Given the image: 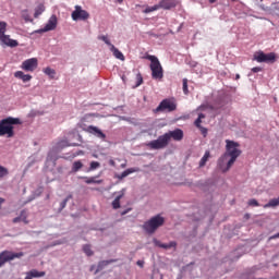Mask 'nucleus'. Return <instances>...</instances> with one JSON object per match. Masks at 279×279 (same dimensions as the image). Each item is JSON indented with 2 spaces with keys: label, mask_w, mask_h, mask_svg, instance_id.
<instances>
[{
  "label": "nucleus",
  "mask_w": 279,
  "mask_h": 279,
  "mask_svg": "<svg viewBox=\"0 0 279 279\" xmlns=\"http://www.w3.org/2000/svg\"><path fill=\"white\" fill-rule=\"evenodd\" d=\"M239 147H241L239 142L226 140V153L218 159V167L222 173L230 171L232 165L236 162V158L241 156L242 151Z\"/></svg>",
  "instance_id": "f257e3e1"
},
{
  "label": "nucleus",
  "mask_w": 279,
  "mask_h": 279,
  "mask_svg": "<svg viewBox=\"0 0 279 279\" xmlns=\"http://www.w3.org/2000/svg\"><path fill=\"white\" fill-rule=\"evenodd\" d=\"M14 125H21V119L8 117L0 120V136H7V138H13Z\"/></svg>",
  "instance_id": "f03ea898"
},
{
  "label": "nucleus",
  "mask_w": 279,
  "mask_h": 279,
  "mask_svg": "<svg viewBox=\"0 0 279 279\" xmlns=\"http://www.w3.org/2000/svg\"><path fill=\"white\" fill-rule=\"evenodd\" d=\"M145 59L149 60L150 62L149 68L151 71L153 80H162V77H165V70L162 69V64H160V60H158V57L147 54Z\"/></svg>",
  "instance_id": "7ed1b4c3"
},
{
  "label": "nucleus",
  "mask_w": 279,
  "mask_h": 279,
  "mask_svg": "<svg viewBox=\"0 0 279 279\" xmlns=\"http://www.w3.org/2000/svg\"><path fill=\"white\" fill-rule=\"evenodd\" d=\"M161 226H165V218L157 215L144 222L142 228L145 230V232H147V234H154V232H156V230H158Z\"/></svg>",
  "instance_id": "20e7f679"
},
{
  "label": "nucleus",
  "mask_w": 279,
  "mask_h": 279,
  "mask_svg": "<svg viewBox=\"0 0 279 279\" xmlns=\"http://www.w3.org/2000/svg\"><path fill=\"white\" fill-rule=\"evenodd\" d=\"M178 110V102L173 98L163 99L156 108V112H174Z\"/></svg>",
  "instance_id": "39448f33"
},
{
  "label": "nucleus",
  "mask_w": 279,
  "mask_h": 279,
  "mask_svg": "<svg viewBox=\"0 0 279 279\" xmlns=\"http://www.w3.org/2000/svg\"><path fill=\"white\" fill-rule=\"evenodd\" d=\"M25 254L23 252L14 253L12 251H2L0 253V269L5 265V263H11L16 258H23Z\"/></svg>",
  "instance_id": "423d86ee"
},
{
  "label": "nucleus",
  "mask_w": 279,
  "mask_h": 279,
  "mask_svg": "<svg viewBox=\"0 0 279 279\" xmlns=\"http://www.w3.org/2000/svg\"><path fill=\"white\" fill-rule=\"evenodd\" d=\"M169 145V136L161 135L157 140H154L147 144L150 149H165Z\"/></svg>",
  "instance_id": "0eeeda50"
},
{
  "label": "nucleus",
  "mask_w": 279,
  "mask_h": 279,
  "mask_svg": "<svg viewBox=\"0 0 279 279\" xmlns=\"http://www.w3.org/2000/svg\"><path fill=\"white\" fill-rule=\"evenodd\" d=\"M254 60H256V62H266L267 64H274V62H276V53H265L263 51H258L254 54Z\"/></svg>",
  "instance_id": "6e6552de"
},
{
  "label": "nucleus",
  "mask_w": 279,
  "mask_h": 279,
  "mask_svg": "<svg viewBox=\"0 0 279 279\" xmlns=\"http://www.w3.org/2000/svg\"><path fill=\"white\" fill-rule=\"evenodd\" d=\"M71 16L74 21H88V19H90V13H88L86 10H83L82 7L75 5Z\"/></svg>",
  "instance_id": "1a4fd4ad"
},
{
  "label": "nucleus",
  "mask_w": 279,
  "mask_h": 279,
  "mask_svg": "<svg viewBox=\"0 0 279 279\" xmlns=\"http://www.w3.org/2000/svg\"><path fill=\"white\" fill-rule=\"evenodd\" d=\"M21 69L26 73H34L38 69V59L31 58L22 62Z\"/></svg>",
  "instance_id": "9d476101"
},
{
  "label": "nucleus",
  "mask_w": 279,
  "mask_h": 279,
  "mask_svg": "<svg viewBox=\"0 0 279 279\" xmlns=\"http://www.w3.org/2000/svg\"><path fill=\"white\" fill-rule=\"evenodd\" d=\"M56 27H58V17L56 15H51L45 27L35 31L34 34H45V32H53Z\"/></svg>",
  "instance_id": "9b49d317"
},
{
  "label": "nucleus",
  "mask_w": 279,
  "mask_h": 279,
  "mask_svg": "<svg viewBox=\"0 0 279 279\" xmlns=\"http://www.w3.org/2000/svg\"><path fill=\"white\" fill-rule=\"evenodd\" d=\"M163 135L168 136V143L171 141V138H173V141H182V138H184V131L181 129H175L174 131H170Z\"/></svg>",
  "instance_id": "f8f14e48"
},
{
  "label": "nucleus",
  "mask_w": 279,
  "mask_h": 279,
  "mask_svg": "<svg viewBox=\"0 0 279 279\" xmlns=\"http://www.w3.org/2000/svg\"><path fill=\"white\" fill-rule=\"evenodd\" d=\"M158 7L159 10H173L178 8V0H160Z\"/></svg>",
  "instance_id": "ddd939ff"
},
{
  "label": "nucleus",
  "mask_w": 279,
  "mask_h": 279,
  "mask_svg": "<svg viewBox=\"0 0 279 279\" xmlns=\"http://www.w3.org/2000/svg\"><path fill=\"white\" fill-rule=\"evenodd\" d=\"M0 43L1 45H5V47H19V41H16L15 39H11L10 35H0Z\"/></svg>",
  "instance_id": "4468645a"
},
{
  "label": "nucleus",
  "mask_w": 279,
  "mask_h": 279,
  "mask_svg": "<svg viewBox=\"0 0 279 279\" xmlns=\"http://www.w3.org/2000/svg\"><path fill=\"white\" fill-rule=\"evenodd\" d=\"M123 197H125V189H122L120 192H118V195L112 201L111 206L113 210H119V208H121V199H123Z\"/></svg>",
  "instance_id": "2eb2a0df"
},
{
  "label": "nucleus",
  "mask_w": 279,
  "mask_h": 279,
  "mask_svg": "<svg viewBox=\"0 0 279 279\" xmlns=\"http://www.w3.org/2000/svg\"><path fill=\"white\" fill-rule=\"evenodd\" d=\"M85 132H88V134H94L95 136H97V138H102V141H105L106 138L104 132L97 126L89 125L85 129Z\"/></svg>",
  "instance_id": "dca6fc26"
},
{
  "label": "nucleus",
  "mask_w": 279,
  "mask_h": 279,
  "mask_svg": "<svg viewBox=\"0 0 279 279\" xmlns=\"http://www.w3.org/2000/svg\"><path fill=\"white\" fill-rule=\"evenodd\" d=\"M154 243L157 247H161L162 250H171V247H178V243L175 241L170 243H162L158 240H154Z\"/></svg>",
  "instance_id": "f3484780"
},
{
  "label": "nucleus",
  "mask_w": 279,
  "mask_h": 279,
  "mask_svg": "<svg viewBox=\"0 0 279 279\" xmlns=\"http://www.w3.org/2000/svg\"><path fill=\"white\" fill-rule=\"evenodd\" d=\"M44 276H46L45 271L32 269L28 272H26V277L24 279L44 278Z\"/></svg>",
  "instance_id": "a211bd4d"
},
{
  "label": "nucleus",
  "mask_w": 279,
  "mask_h": 279,
  "mask_svg": "<svg viewBox=\"0 0 279 279\" xmlns=\"http://www.w3.org/2000/svg\"><path fill=\"white\" fill-rule=\"evenodd\" d=\"M14 77H16L17 80H21L23 82H31L32 81V75L25 74L23 71H16L14 73Z\"/></svg>",
  "instance_id": "6ab92c4d"
},
{
  "label": "nucleus",
  "mask_w": 279,
  "mask_h": 279,
  "mask_svg": "<svg viewBox=\"0 0 279 279\" xmlns=\"http://www.w3.org/2000/svg\"><path fill=\"white\" fill-rule=\"evenodd\" d=\"M110 51L118 60H125V56H123V52H121L117 47H114V45H111Z\"/></svg>",
  "instance_id": "aec40b11"
},
{
  "label": "nucleus",
  "mask_w": 279,
  "mask_h": 279,
  "mask_svg": "<svg viewBox=\"0 0 279 279\" xmlns=\"http://www.w3.org/2000/svg\"><path fill=\"white\" fill-rule=\"evenodd\" d=\"M208 158H210V150H206L204 156L202 157L199 161V167H206V163L208 162Z\"/></svg>",
  "instance_id": "412c9836"
},
{
  "label": "nucleus",
  "mask_w": 279,
  "mask_h": 279,
  "mask_svg": "<svg viewBox=\"0 0 279 279\" xmlns=\"http://www.w3.org/2000/svg\"><path fill=\"white\" fill-rule=\"evenodd\" d=\"M136 169L134 168H129L126 170H124L118 178L119 180H123V178H128V175H130L131 173H135Z\"/></svg>",
  "instance_id": "4be33fe9"
},
{
  "label": "nucleus",
  "mask_w": 279,
  "mask_h": 279,
  "mask_svg": "<svg viewBox=\"0 0 279 279\" xmlns=\"http://www.w3.org/2000/svg\"><path fill=\"white\" fill-rule=\"evenodd\" d=\"M44 73H45V75H48V77H50V80H54V77H56V70H53L49 66L44 69Z\"/></svg>",
  "instance_id": "5701e85b"
},
{
  "label": "nucleus",
  "mask_w": 279,
  "mask_h": 279,
  "mask_svg": "<svg viewBox=\"0 0 279 279\" xmlns=\"http://www.w3.org/2000/svg\"><path fill=\"white\" fill-rule=\"evenodd\" d=\"M82 167H84V163H82L80 160L74 161L72 165V171L74 173H77V171H80V169H82Z\"/></svg>",
  "instance_id": "b1692460"
},
{
  "label": "nucleus",
  "mask_w": 279,
  "mask_h": 279,
  "mask_svg": "<svg viewBox=\"0 0 279 279\" xmlns=\"http://www.w3.org/2000/svg\"><path fill=\"white\" fill-rule=\"evenodd\" d=\"M111 263H117V259L101 260L98 264L99 269H104V267H108Z\"/></svg>",
  "instance_id": "393cba45"
},
{
  "label": "nucleus",
  "mask_w": 279,
  "mask_h": 279,
  "mask_svg": "<svg viewBox=\"0 0 279 279\" xmlns=\"http://www.w3.org/2000/svg\"><path fill=\"white\" fill-rule=\"evenodd\" d=\"M157 10H160L158 4H155L153 7H146V9L143 11L144 14H150V12H156Z\"/></svg>",
  "instance_id": "a878e982"
},
{
  "label": "nucleus",
  "mask_w": 279,
  "mask_h": 279,
  "mask_svg": "<svg viewBox=\"0 0 279 279\" xmlns=\"http://www.w3.org/2000/svg\"><path fill=\"white\" fill-rule=\"evenodd\" d=\"M86 184H101V180H95V177L84 178Z\"/></svg>",
  "instance_id": "bb28decb"
},
{
  "label": "nucleus",
  "mask_w": 279,
  "mask_h": 279,
  "mask_svg": "<svg viewBox=\"0 0 279 279\" xmlns=\"http://www.w3.org/2000/svg\"><path fill=\"white\" fill-rule=\"evenodd\" d=\"M69 199H73V195H68L66 198L60 203V210H64V208H66Z\"/></svg>",
  "instance_id": "cd10ccee"
},
{
  "label": "nucleus",
  "mask_w": 279,
  "mask_h": 279,
  "mask_svg": "<svg viewBox=\"0 0 279 279\" xmlns=\"http://www.w3.org/2000/svg\"><path fill=\"white\" fill-rule=\"evenodd\" d=\"M58 149H64V147H71V144H69V141L63 140L57 144Z\"/></svg>",
  "instance_id": "c85d7f7f"
},
{
  "label": "nucleus",
  "mask_w": 279,
  "mask_h": 279,
  "mask_svg": "<svg viewBox=\"0 0 279 279\" xmlns=\"http://www.w3.org/2000/svg\"><path fill=\"white\" fill-rule=\"evenodd\" d=\"M202 119H206V116L204 113H199L198 118L195 120L194 124L197 128H202Z\"/></svg>",
  "instance_id": "c756f323"
},
{
  "label": "nucleus",
  "mask_w": 279,
  "mask_h": 279,
  "mask_svg": "<svg viewBox=\"0 0 279 279\" xmlns=\"http://www.w3.org/2000/svg\"><path fill=\"white\" fill-rule=\"evenodd\" d=\"M8 29V23L0 21V36H3Z\"/></svg>",
  "instance_id": "7c9ffc66"
},
{
  "label": "nucleus",
  "mask_w": 279,
  "mask_h": 279,
  "mask_svg": "<svg viewBox=\"0 0 279 279\" xmlns=\"http://www.w3.org/2000/svg\"><path fill=\"white\" fill-rule=\"evenodd\" d=\"M101 167V163L99 161H92L89 165V171H95V169H99Z\"/></svg>",
  "instance_id": "2f4dec72"
},
{
  "label": "nucleus",
  "mask_w": 279,
  "mask_h": 279,
  "mask_svg": "<svg viewBox=\"0 0 279 279\" xmlns=\"http://www.w3.org/2000/svg\"><path fill=\"white\" fill-rule=\"evenodd\" d=\"M83 252L86 254V256H93V250L90 248V245H88V244L83 246Z\"/></svg>",
  "instance_id": "473e14b6"
},
{
  "label": "nucleus",
  "mask_w": 279,
  "mask_h": 279,
  "mask_svg": "<svg viewBox=\"0 0 279 279\" xmlns=\"http://www.w3.org/2000/svg\"><path fill=\"white\" fill-rule=\"evenodd\" d=\"M44 12H45V7L44 5H39L38 9L35 11V14H34L35 19H38V16L40 14H43Z\"/></svg>",
  "instance_id": "72a5a7b5"
},
{
  "label": "nucleus",
  "mask_w": 279,
  "mask_h": 279,
  "mask_svg": "<svg viewBox=\"0 0 279 279\" xmlns=\"http://www.w3.org/2000/svg\"><path fill=\"white\" fill-rule=\"evenodd\" d=\"M9 173L10 171H8V168L0 166V178H5Z\"/></svg>",
  "instance_id": "f704fd0d"
},
{
  "label": "nucleus",
  "mask_w": 279,
  "mask_h": 279,
  "mask_svg": "<svg viewBox=\"0 0 279 279\" xmlns=\"http://www.w3.org/2000/svg\"><path fill=\"white\" fill-rule=\"evenodd\" d=\"M141 84H143V75L141 73H137L135 88H138V86H141Z\"/></svg>",
  "instance_id": "c9c22d12"
},
{
  "label": "nucleus",
  "mask_w": 279,
  "mask_h": 279,
  "mask_svg": "<svg viewBox=\"0 0 279 279\" xmlns=\"http://www.w3.org/2000/svg\"><path fill=\"white\" fill-rule=\"evenodd\" d=\"M183 93L184 95H189V80L183 78Z\"/></svg>",
  "instance_id": "e433bc0d"
},
{
  "label": "nucleus",
  "mask_w": 279,
  "mask_h": 279,
  "mask_svg": "<svg viewBox=\"0 0 279 279\" xmlns=\"http://www.w3.org/2000/svg\"><path fill=\"white\" fill-rule=\"evenodd\" d=\"M98 38H99V40H102L104 43H106L108 45V47L111 48L112 43H110V39H108V36L102 35V36H99Z\"/></svg>",
  "instance_id": "4c0bfd02"
},
{
  "label": "nucleus",
  "mask_w": 279,
  "mask_h": 279,
  "mask_svg": "<svg viewBox=\"0 0 279 279\" xmlns=\"http://www.w3.org/2000/svg\"><path fill=\"white\" fill-rule=\"evenodd\" d=\"M20 217L24 223H29L27 220V213L25 210L21 211Z\"/></svg>",
  "instance_id": "58836bf2"
},
{
  "label": "nucleus",
  "mask_w": 279,
  "mask_h": 279,
  "mask_svg": "<svg viewBox=\"0 0 279 279\" xmlns=\"http://www.w3.org/2000/svg\"><path fill=\"white\" fill-rule=\"evenodd\" d=\"M248 206H259L258 201L256 198H252L248 201Z\"/></svg>",
  "instance_id": "ea45409f"
},
{
  "label": "nucleus",
  "mask_w": 279,
  "mask_h": 279,
  "mask_svg": "<svg viewBox=\"0 0 279 279\" xmlns=\"http://www.w3.org/2000/svg\"><path fill=\"white\" fill-rule=\"evenodd\" d=\"M128 213H132V208L129 207L126 209H124L123 211L120 213L121 217H125V215H128Z\"/></svg>",
  "instance_id": "a19ab883"
},
{
  "label": "nucleus",
  "mask_w": 279,
  "mask_h": 279,
  "mask_svg": "<svg viewBox=\"0 0 279 279\" xmlns=\"http://www.w3.org/2000/svg\"><path fill=\"white\" fill-rule=\"evenodd\" d=\"M198 130L201 131V133L203 134V136H206V134H208V129L201 126L198 128Z\"/></svg>",
  "instance_id": "79ce46f5"
},
{
  "label": "nucleus",
  "mask_w": 279,
  "mask_h": 279,
  "mask_svg": "<svg viewBox=\"0 0 279 279\" xmlns=\"http://www.w3.org/2000/svg\"><path fill=\"white\" fill-rule=\"evenodd\" d=\"M260 71H263V69L258 66L252 69L253 73H260Z\"/></svg>",
  "instance_id": "37998d69"
},
{
  "label": "nucleus",
  "mask_w": 279,
  "mask_h": 279,
  "mask_svg": "<svg viewBox=\"0 0 279 279\" xmlns=\"http://www.w3.org/2000/svg\"><path fill=\"white\" fill-rule=\"evenodd\" d=\"M20 221H22L21 216H20V217H15V218L13 219V223H20Z\"/></svg>",
  "instance_id": "c03bdc74"
},
{
  "label": "nucleus",
  "mask_w": 279,
  "mask_h": 279,
  "mask_svg": "<svg viewBox=\"0 0 279 279\" xmlns=\"http://www.w3.org/2000/svg\"><path fill=\"white\" fill-rule=\"evenodd\" d=\"M109 165H110L111 167H117V162H114L113 159H110V160H109Z\"/></svg>",
  "instance_id": "a18cd8bd"
},
{
  "label": "nucleus",
  "mask_w": 279,
  "mask_h": 279,
  "mask_svg": "<svg viewBox=\"0 0 279 279\" xmlns=\"http://www.w3.org/2000/svg\"><path fill=\"white\" fill-rule=\"evenodd\" d=\"M274 239H279V232L269 238L270 241H272Z\"/></svg>",
  "instance_id": "49530a36"
},
{
  "label": "nucleus",
  "mask_w": 279,
  "mask_h": 279,
  "mask_svg": "<svg viewBox=\"0 0 279 279\" xmlns=\"http://www.w3.org/2000/svg\"><path fill=\"white\" fill-rule=\"evenodd\" d=\"M4 202H5V199L0 197V208H1V204H3Z\"/></svg>",
  "instance_id": "de8ad7c7"
},
{
  "label": "nucleus",
  "mask_w": 279,
  "mask_h": 279,
  "mask_svg": "<svg viewBox=\"0 0 279 279\" xmlns=\"http://www.w3.org/2000/svg\"><path fill=\"white\" fill-rule=\"evenodd\" d=\"M137 265H138L140 267H143V262L138 260V262H137Z\"/></svg>",
  "instance_id": "09e8293b"
},
{
  "label": "nucleus",
  "mask_w": 279,
  "mask_h": 279,
  "mask_svg": "<svg viewBox=\"0 0 279 279\" xmlns=\"http://www.w3.org/2000/svg\"><path fill=\"white\" fill-rule=\"evenodd\" d=\"M235 80H241V75H240V74H236V75H235Z\"/></svg>",
  "instance_id": "8fccbe9b"
},
{
  "label": "nucleus",
  "mask_w": 279,
  "mask_h": 279,
  "mask_svg": "<svg viewBox=\"0 0 279 279\" xmlns=\"http://www.w3.org/2000/svg\"><path fill=\"white\" fill-rule=\"evenodd\" d=\"M209 3H217V0H209Z\"/></svg>",
  "instance_id": "3c124183"
},
{
  "label": "nucleus",
  "mask_w": 279,
  "mask_h": 279,
  "mask_svg": "<svg viewBox=\"0 0 279 279\" xmlns=\"http://www.w3.org/2000/svg\"><path fill=\"white\" fill-rule=\"evenodd\" d=\"M77 128H82V123H78V124H77Z\"/></svg>",
  "instance_id": "603ef678"
},
{
  "label": "nucleus",
  "mask_w": 279,
  "mask_h": 279,
  "mask_svg": "<svg viewBox=\"0 0 279 279\" xmlns=\"http://www.w3.org/2000/svg\"><path fill=\"white\" fill-rule=\"evenodd\" d=\"M119 3H123V0H118Z\"/></svg>",
  "instance_id": "864d4df0"
},
{
  "label": "nucleus",
  "mask_w": 279,
  "mask_h": 279,
  "mask_svg": "<svg viewBox=\"0 0 279 279\" xmlns=\"http://www.w3.org/2000/svg\"><path fill=\"white\" fill-rule=\"evenodd\" d=\"M121 167L123 168V167H125V165H121Z\"/></svg>",
  "instance_id": "5fc2aeb1"
},
{
  "label": "nucleus",
  "mask_w": 279,
  "mask_h": 279,
  "mask_svg": "<svg viewBox=\"0 0 279 279\" xmlns=\"http://www.w3.org/2000/svg\"><path fill=\"white\" fill-rule=\"evenodd\" d=\"M162 279V278H161Z\"/></svg>",
  "instance_id": "6e6d98bb"
}]
</instances>
